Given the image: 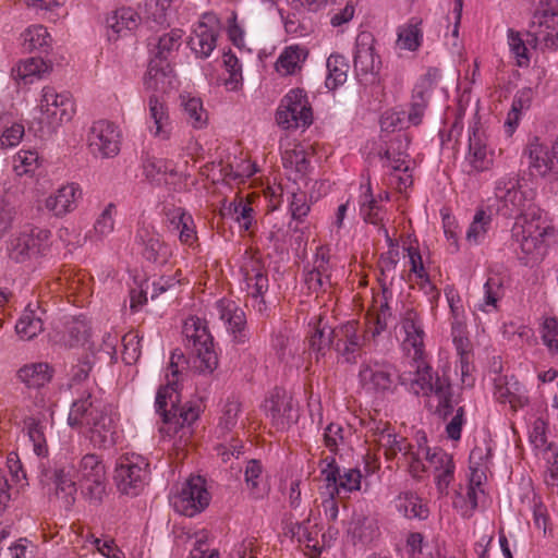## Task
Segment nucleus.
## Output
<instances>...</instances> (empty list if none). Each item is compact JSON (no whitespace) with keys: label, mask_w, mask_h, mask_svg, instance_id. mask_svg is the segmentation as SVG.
I'll use <instances>...</instances> for the list:
<instances>
[{"label":"nucleus","mask_w":558,"mask_h":558,"mask_svg":"<svg viewBox=\"0 0 558 558\" xmlns=\"http://www.w3.org/2000/svg\"><path fill=\"white\" fill-rule=\"evenodd\" d=\"M82 198V190L75 183L61 185L48 195L43 204L44 208L56 217H64L74 211Z\"/></svg>","instance_id":"obj_24"},{"label":"nucleus","mask_w":558,"mask_h":558,"mask_svg":"<svg viewBox=\"0 0 558 558\" xmlns=\"http://www.w3.org/2000/svg\"><path fill=\"white\" fill-rule=\"evenodd\" d=\"M379 59L375 56L371 36L362 34L357 37L354 56V68L363 74L374 73L379 69Z\"/></svg>","instance_id":"obj_35"},{"label":"nucleus","mask_w":558,"mask_h":558,"mask_svg":"<svg viewBox=\"0 0 558 558\" xmlns=\"http://www.w3.org/2000/svg\"><path fill=\"white\" fill-rule=\"evenodd\" d=\"M349 533L354 542L372 543L379 534L376 522L364 515H355L350 524Z\"/></svg>","instance_id":"obj_48"},{"label":"nucleus","mask_w":558,"mask_h":558,"mask_svg":"<svg viewBox=\"0 0 558 558\" xmlns=\"http://www.w3.org/2000/svg\"><path fill=\"white\" fill-rule=\"evenodd\" d=\"M324 462L326 466L322 469V475L327 487H332V494L339 495L341 490L352 493L361 489L362 473L359 469H348L341 474L333 457L325 458Z\"/></svg>","instance_id":"obj_22"},{"label":"nucleus","mask_w":558,"mask_h":558,"mask_svg":"<svg viewBox=\"0 0 558 558\" xmlns=\"http://www.w3.org/2000/svg\"><path fill=\"white\" fill-rule=\"evenodd\" d=\"M495 158L494 149L488 145L487 136L478 130L473 131L469 138V151L465 157L468 165L477 172L489 170Z\"/></svg>","instance_id":"obj_26"},{"label":"nucleus","mask_w":558,"mask_h":558,"mask_svg":"<svg viewBox=\"0 0 558 558\" xmlns=\"http://www.w3.org/2000/svg\"><path fill=\"white\" fill-rule=\"evenodd\" d=\"M423 396L428 398L426 407L432 410V401H436L433 413L446 421L453 412L456 407H461L462 396L460 392H456L452 386H421Z\"/></svg>","instance_id":"obj_23"},{"label":"nucleus","mask_w":558,"mask_h":558,"mask_svg":"<svg viewBox=\"0 0 558 558\" xmlns=\"http://www.w3.org/2000/svg\"><path fill=\"white\" fill-rule=\"evenodd\" d=\"M395 375V368L391 365L374 363L363 366L360 371V380L362 384H380L391 381Z\"/></svg>","instance_id":"obj_55"},{"label":"nucleus","mask_w":558,"mask_h":558,"mask_svg":"<svg viewBox=\"0 0 558 558\" xmlns=\"http://www.w3.org/2000/svg\"><path fill=\"white\" fill-rule=\"evenodd\" d=\"M390 316V307L385 303L380 305L379 313L368 319L366 330L363 335L359 333V324L354 320L348 322L339 329L335 330V336L338 338L336 349L339 354L348 362L355 360L356 353L366 342L385 330Z\"/></svg>","instance_id":"obj_5"},{"label":"nucleus","mask_w":558,"mask_h":558,"mask_svg":"<svg viewBox=\"0 0 558 558\" xmlns=\"http://www.w3.org/2000/svg\"><path fill=\"white\" fill-rule=\"evenodd\" d=\"M141 19L132 8H120L112 12L107 19L109 40H117L132 34L138 27Z\"/></svg>","instance_id":"obj_30"},{"label":"nucleus","mask_w":558,"mask_h":558,"mask_svg":"<svg viewBox=\"0 0 558 558\" xmlns=\"http://www.w3.org/2000/svg\"><path fill=\"white\" fill-rule=\"evenodd\" d=\"M307 57V51L300 46L286 47L276 62V70L281 75H292L301 70Z\"/></svg>","instance_id":"obj_38"},{"label":"nucleus","mask_w":558,"mask_h":558,"mask_svg":"<svg viewBox=\"0 0 558 558\" xmlns=\"http://www.w3.org/2000/svg\"><path fill=\"white\" fill-rule=\"evenodd\" d=\"M379 231L383 232V234L385 235V238L389 244L388 252L385 253L380 257L379 266H380L383 274H390V272L395 271V269L399 263L400 252H399L397 243H395L392 241V239L389 236L387 229L380 228Z\"/></svg>","instance_id":"obj_63"},{"label":"nucleus","mask_w":558,"mask_h":558,"mask_svg":"<svg viewBox=\"0 0 558 558\" xmlns=\"http://www.w3.org/2000/svg\"><path fill=\"white\" fill-rule=\"evenodd\" d=\"M532 99L533 90L531 88H522L517 92L511 109L505 121V126L507 128L508 133H512L517 128L522 112L530 108Z\"/></svg>","instance_id":"obj_49"},{"label":"nucleus","mask_w":558,"mask_h":558,"mask_svg":"<svg viewBox=\"0 0 558 558\" xmlns=\"http://www.w3.org/2000/svg\"><path fill=\"white\" fill-rule=\"evenodd\" d=\"M183 335L191 351L192 367L198 373H211L218 359L206 322L196 316L189 317L183 325Z\"/></svg>","instance_id":"obj_6"},{"label":"nucleus","mask_w":558,"mask_h":558,"mask_svg":"<svg viewBox=\"0 0 558 558\" xmlns=\"http://www.w3.org/2000/svg\"><path fill=\"white\" fill-rule=\"evenodd\" d=\"M47 71L48 65L43 59L27 58L12 69L11 75L17 83L31 84Z\"/></svg>","instance_id":"obj_39"},{"label":"nucleus","mask_w":558,"mask_h":558,"mask_svg":"<svg viewBox=\"0 0 558 558\" xmlns=\"http://www.w3.org/2000/svg\"><path fill=\"white\" fill-rule=\"evenodd\" d=\"M542 340L551 353H558V319L547 317L542 325Z\"/></svg>","instance_id":"obj_64"},{"label":"nucleus","mask_w":558,"mask_h":558,"mask_svg":"<svg viewBox=\"0 0 558 558\" xmlns=\"http://www.w3.org/2000/svg\"><path fill=\"white\" fill-rule=\"evenodd\" d=\"M56 486V496L62 501L65 509H70L75 502L76 484L72 478L70 472L63 468L56 469L52 477Z\"/></svg>","instance_id":"obj_41"},{"label":"nucleus","mask_w":558,"mask_h":558,"mask_svg":"<svg viewBox=\"0 0 558 558\" xmlns=\"http://www.w3.org/2000/svg\"><path fill=\"white\" fill-rule=\"evenodd\" d=\"M265 411L278 430L289 428L298 421V402L284 386H275L265 401Z\"/></svg>","instance_id":"obj_15"},{"label":"nucleus","mask_w":558,"mask_h":558,"mask_svg":"<svg viewBox=\"0 0 558 558\" xmlns=\"http://www.w3.org/2000/svg\"><path fill=\"white\" fill-rule=\"evenodd\" d=\"M135 241L143 247V255L154 263L163 264L170 255L169 248L162 243L159 234L153 228L141 227L135 235Z\"/></svg>","instance_id":"obj_31"},{"label":"nucleus","mask_w":558,"mask_h":558,"mask_svg":"<svg viewBox=\"0 0 558 558\" xmlns=\"http://www.w3.org/2000/svg\"><path fill=\"white\" fill-rule=\"evenodd\" d=\"M76 477L85 496L94 502H100L107 484L106 466L96 453L83 456L76 468Z\"/></svg>","instance_id":"obj_11"},{"label":"nucleus","mask_w":558,"mask_h":558,"mask_svg":"<svg viewBox=\"0 0 558 558\" xmlns=\"http://www.w3.org/2000/svg\"><path fill=\"white\" fill-rule=\"evenodd\" d=\"M524 154L532 175L546 178L558 174V141L544 143L534 137L527 143Z\"/></svg>","instance_id":"obj_14"},{"label":"nucleus","mask_w":558,"mask_h":558,"mask_svg":"<svg viewBox=\"0 0 558 558\" xmlns=\"http://www.w3.org/2000/svg\"><path fill=\"white\" fill-rule=\"evenodd\" d=\"M24 134L25 129L22 123L10 121L7 117L0 118V149L17 146Z\"/></svg>","instance_id":"obj_50"},{"label":"nucleus","mask_w":558,"mask_h":558,"mask_svg":"<svg viewBox=\"0 0 558 558\" xmlns=\"http://www.w3.org/2000/svg\"><path fill=\"white\" fill-rule=\"evenodd\" d=\"M422 41V31L417 25L408 24L399 28L396 46L400 50L414 51Z\"/></svg>","instance_id":"obj_58"},{"label":"nucleus","mask_w":558,"mask_h":558,"mask_svg":"<svg viewBox=\"0 0 558 558\" xmlns=\"http://www.w3.org/2000/svg\"><path fill=\"white\" fill-rule=\"evenodd\" d=\"M328 75L326 78V86L335 89L347 81L349 64L344 57L340 54H331L327 59Z\"/></svg>","instance_id":"obj_51"},{"label":"nucleus","mask_w":558,"mask_h":558,"mask_svg":"<svg viewBox=\"0 0 558 558\" xmlns=\"http://www.w3.org/2000/svg\"><path fill=\"white\" fill-rule=\"evenodd\" d=\"M44 311L35 303H29L15 324V331L20 339L29 341L44 330Z\"/></svg>","instance_id":"obj_32"},{"label":"nucleus","mask_w":558,"mask_h":558,"mask_svg":"<svg viewBox=\"0 0 558 558\" xmlns=\"http://www.w3.org/2000/svg\"><path fill=\"white\" fill-rule=\"evenodd\" d=\"M24 429H26L28 438L33 444L34 452L38 457H46L48 454L46 423L37 417L28 416L24 420Z\"/></svg>","instance_id":"obj_45"},{"label":"nucleus","mask_w":558,"mask_h":558,"mask_svg":"<svg viewBox=\"0 0 558 558\" xmlns=\"http://www.w3.org/2000/svg\"><path fill=\"white\" fill-rule=\"evenodd\" d=\"M508 46L515 59L518 66H527L530 63L529 50L520 33L512 29L508 31Z\"/></svg>","instance_id":"obj_61"},{"label":"nucleus","mask_w":558,"mask_h":558,"mask_svg":"<svg viewBox=\"0 0 558 558\" xmlns=\"http://www.w3.org/2000/svg\"><path fill=\"white\" fill-rule=\"evenodd\" d=\"M169 500L175 512L192 518L208 507L210 494L202 476H192L177 487Z\"/></svg>","instance_id":"obj_9"},{"label":"nucleus","mask_w":558,"mask_h":558,"mask_svg":"<svg viewBox=\"0 0 558 558\" xmlns=\"http://www.w3.org/2000/svg\"><path fill=\"white\" fill-rule=\"evenodd\" d=\"M492 217L483 210H480L475 214L472 222L469 226V229L465 234V240L470 245H478L481 244L490 228Z\"/></svg>","instance_id":"obj_53"},{"label":"nucleus","mask_w":558,"mask_h":558,"mask_svg":"<svg viewBox=\"0 0 558 558\" xmlns=\"http://www.w3.org/2000/svg\"><path fill=\"white\" fill-rule=\"evenodd\" d=\"M379 442L384 447L385 456L388 460L401 453L403 461L409 465L410 473L413 476H418L425 471V465L421 459V456L424 454V448H418L415 451L413 446L408 442L407 438H398V436L392 433L385 434V428L383 429V439H379Z\"/></svg>","instance_id":"obj_19"},{"label":"nucleus","mask_w":558,"mask_h":558,"mask_svg":"<svg viewBox=\"0 0 558 558\" xmlns=\"http://www.w3.org/2000/svg\"><path fill=\"white\" fill-rule=\"evenodd\" d=\"M38 110V123L49 131H53L72 119L74 104L69 93L58 92L51 86H46L41 90Z\"/></svg>","instance_id":"obj_8"},{"label":"nucleus","mask_w":558,"mask_h":558,"mask_svg":"<svg viewBox=\"0 0 558 558\" xmlns=\"http://www.w3.org/2000/svg\"><path fill=\"white\" fill-rule=\"evenodd\" d=\"M171 226L179 232V240L182 244L193 246L197 241L194 220L191 215L182 208H175L170 216Z\"/></svg>","instance_id":"obj_42"},{"label":"nucleus","mask_w":558,"mask_h":558,"mask_svg":"<svg viewBox=\"0 0 558 558\" xmlns=\"http://www.w3.org/2000/svg\"><path fill=\"white\" fill-rule=\"evenodd\" d=\"M54 369L48 363L38 362L24 365L17 372V378L24 384H46L52 380Z\"/></svg>","instance_id":"obj_47"},{"label":"nucleus","mask_w":558,"mask_h":558,"mask_svg":"<svg viewBox=\"0 0 558 558\" xmlns=\"http://www.w3.org/2000/svg\"><path fill=\"white\" fill-rule=\"evenodd\" d=\"M535 40L547 49L558 47V0H545L534 16Z\"/></svg>","instance_id":"obj_18"},{"label":"nucleus","mask_w":558,"mask_h":558,"mask_svg":"<svg viewBox=\"0 0 558 558\" xmlns=\"http://www.w3.org/2000/svg\"><path fill=\"white\" fill-rule=\"evenodd\" d=\"M282 163L286 170L293 174V180L302 178L308 170L310 161L303 147L295 145L293 148H286L282 153Z\"/></svg>","instance_id":"obj_44"},{"label":"nucleus","mask_w":558,"mask_h":558,"mask_svg":"<svg viewBox=\"0 0 558 558\" xmlns=\"http://www.w3.org/2000/svg\"><path fill=\"white\" fill-rule=\"evenodd\" d=\"M92 329L87 320L72 318L62 326L57 325L49 335L51 344L62 349H72L88 342Z\"/></svg>","instance_id":"obj_21"},{"label":"nucleus","mask_w":558,"mask_h":558,"mask_svg":"<svg viewBox=\"0 0 558 558\" xmlns=\"http://www.w3.org/2000/svg\"><path fill=\"white\" fill-rule=\"evenodd\" d=\"M402 329L405 333L403 349L411 357V362L408 369L399 376L401 384H432L434 374L423 360L424 330L415 312H407L402 320Z\"/></svg>","instance_id":"obj_4"},{"label":"nucleus","mask_w":558,"mask_h":558,"mask_svg":"<svg viewBox=\"0 0 558 558\" xmlns=\"http://www.w3.org/2000/svg\"><path fill=\"white\" fill-rule=\"evenodd\" d=\"M513 388L512 390L509 386H495L494 397L499 403H508L512 411H517L523 408L529 399L525 393L520 391L519 386H513Z\"/></svg>","instance_id":"obj_57"},{"label":"nucleus","mask_w":558,"mask_h":558,"mask_svg":"<svg viewBox=\"0 0 558 558\" xmlns=\"http://www.w3.org/2000/svg\"><path fill=\"white\" fill-rule=\"evenodd\" d=\"M182 36L183 32L181 29L173 28L170 32L151 37L148 44L153 54L151 59L168 62L172 54L181 47Z\"/></svg>","instance_id":"obj_33"},{"label":"nucleus","mask_w":558,"mask_h":558,"mask_svg":"<svg viewBox=\"0 0 558 558\" xmlns=\"http://www.w3.org/2000/svg\"><path fill=\"white\" fill-rule=\"evenodd\" d=\"M396 508L407 519L426 520L429 510L422 499L413 492H402L396 499Z\"/></svg>","instance_id":"obj_37"},{"label":"nucleus","mask_w":558,"mask_h":558,"mask_svg":"<svg viewBox=\"0 0 558 558\" xmlns=\"http://www.w3.org/2000/svg\"><path fill=\"white\" fill-rule=\"evenodd\" d=\"M175 74L169 62L151 59L144 75L146 89L167 93L174 87Z\"/></svg>","instance_id":"obj_29"},{"label":"nucleus","mask_w":558,"mask_h":558,"mask_svg":"<svg viewBox=\"0 0 558 558\" xmlns=\"http://www.w3.org/2000/svg\"><path fill=\"white\" fill-rule=\"evenodd\" d=\"M178 0H145L141 7L144 19L157 25L169 24Z\"/></svg>","instance_id":"obj_36"},{"label":"nucleus","mask_w":558,"mask_h":558,"mask_svg":"<svg viewBox=\"0 0 558 558\" xmlns=\"http://www.w3.org/2000/svg\"><path fill=\"white\" fill-rule=\"evenodd\" d=\"M51 36L43 25H32L21 34V43L27 51H47L51 46Z\"/></svg>","instance_id":"obj_43"},{"label":"nucleus","mask_w":558,"mask_h":558,"mask_svg":"<svg viewBox=\"0 0 558 558\" xmlns=\"http://www.w3.org/2000/svg\"><path fill=\"white\" fill-rule=\"evenodd\" d=\"M495 198L497 210L506 216L520 215L530 205L526 193L522 190L517 178H501L496 182Z\"/></svg>","instance_id":"obj_16"},{"label":"nucleus","mask_w":558,"mask_h":558,"mask_svg":"<svg viewBox=\"0 0 558 558\" xmlns=\"http://www.w3.org/2000/svg\"><path fill=\"white\" fill-rule=\"evenodd\" d=\"M186 371V361L182 352L175 350L172 352L169 365L166 369L167 384H178L179 381L186 380L184 375Z\"/></svg>","instance_id":"obj_59"},{"label":"nucleus","mask_w":558,"mask_h":558,"mask_svg":"<svg viewBox=\"0 0 558 558\" xmlns=\"http://www.w3.org/2000/svg\"><path fill=\"white\" fill-rule=\"evenodd\" d=\"M149 477V463L140 454H124L117 461L114 482L118 490L128 496H137Z\"/></svg>","instance_id":"obj_7"},{"label":"nucleus","mask_w":558,"mask_h":558,"mask_svg":"<svg viewBox=\"0 0 558 558\" xmlns=\"http://www.w3.org/2000/svg\"><path fill=\"white\" fill-rule=\"evenodd\" d=\"M219 32L218 20L214 15H205L194 27L187 45L197 58L206 59L217 46Z\"/></svg>","instance_id":"obj_20"},{"label":"nucleus","mask_w":558,"mask_h":558,"mask_svg":"<svg viewBox=\"0 0 558 558\" xmlns=\"http://www.w3.org/2000/svg\"><path fill=\"white\" fill-rule=\"evenodd\" d=\"M244 481L250 494L255 498H263L268 493L260 461L252 459L247 461L244 471Z\"/></svg>","instance_id":"obj_40"},{"label":"nucleus","mask_w":558,"mask_h":558,"mask_svg":"<svg viewBox=\"0 0 558 558\" xmlns=\"http://www.w3.org/2000/svg\"><path fill=\"white\" fill-rule=\"evenodd\" d=\"M147 106V129L149 133L158 140H169L171 136L172 123L166 101L160 99L157 95H151L148 98Z\"/></svg>","instance_id":"obj_25"},{"label":"nucleus","mask_w":558,"mask_h":558,"mask_svg":"<svg viewBox=\"0 0 558 558\" xmlns=\"http://www.w3.org/2000/svg\"><path fill=\"white\" fill-rule=\"evenodd\" d=\"M181 105L187 117L189 123L194 129H202L207 124V112L203 108V102L199 98L192 97L189 94L181 95Z\"/></svg>","instance_id":"obj_52"},{"label":"nucleus","mask_w":558,"mask_h":558,"mask_svg":"<svg viewBox=\"0 0 558 558\" xmlns=\"http://www.w3.org/2000/svg\"><path fill=\"white\" fill-rule=\"evenodd\" d=\"M116 217V205L112 203L107 204L94 223L93 236H95L97 240H104L108 238L114 230Z\"/></svg>","instance_id":"obj_54"},{"label":"nucleus","mask_w":558,"mask_h":558,"mask_svg":"<svg viewBox=\"0 0 558 558\" xmlns=\"http://www.w3.org/2000/svg\"><path fill=\"white\" fill-rule=\"evenodd\" d=\"M73 402L68 417L69 424L86 428L87 437L95 448L106 449L116 444V424L113 418L104 410L98 409L89 400Z\"/></svg>","instance_id":"obj_2"},{"label":"nucleus","mask_w":558,"mask_h":558,"mask_svg":"<svg viewBox=\"0 0 558 558\" xmlns=\"http://www.w3.org/2000/svg\"><path fill=\"white\" fill-rule=\"evenodd\" d=\"M438 77V70H428V72L414 86L411 104L427 107L433 87Z\"/></svg>","instance_id":"obj_56"},{"label":"nucleus","mask_w":558,"mask_h":558,"mask_svg":"<svg viewBox=\"0 0 558 558\" xmlns=\"http://www.w3.org/2000/svg\"><path fill=\"white\" fill-rule=\"evenodd\" d=\"M183 386H160L156 396V411L162 416L163 425L159 432L163 436L172 437L190 427L198 418L201 407L197 403L186 402L181 405Z\"/></svg>","instance_id":"obj_3"},{"label":"nucleus","mask_w":558,"mask_h":558,"mask_svg":"<svg viewBox=\"0 0 558 558\" xmlns=\"http://www.w3.org/2000/svg\"><path fill=\"white\" fill-rule=\"evenodd\" d=\"M241 274L244 282L243 290L247 294L246 302L258 313H264L267 308L264 294L268 290V278L260 257L257 254L246 253L241 265Z\"/></svg>","instance_id":"obj_10"},{"label":"nucleus","mask_w":558,"mask_h":558,"mask_svg":"<svg viewBox=\"0 0 558 558\" xmlns=\"http://www.w3.org/2000/svg\"><path fill=\"white\" fill-rule=\"evenodd\" d=\"M504 295V278L499 275L489 276L484 284V299L478 308L485 313L497 311V304Z\"/></svg>","instance_id":"obj_46"},{"label":"nucleus","mask_w":558,"mask_h":558,"mask_svg":"<svg viewBox=\"0 0 558 558\" xmlns=\"http://www.w3.org/2000/svg\"><path fill=\"white\" fill-rule=\"evenodd\" d=\"M423 451L428 463L435 469V481L438 492L441 495H447L456 469L452 456L441 449H435L430 452L427 447Z\"/></svg>","instance_id":"obj_27"},{"label":"nucleus","mask_w":558,"mask_h":558,"mask_svg":"<svg viewBox=\"0 0 558 558\" xmlns=\"http://www.w3.org/2000/svg\"><path fill=\"white\" fill-rule=\"evenodd\" d=\"M87 143L95 157L112 158L120 151L121 131L108 120L95 121L89 129Z\"/></svg>","instance_id":"obj_13"},{"label":"nucleus","mask_w":558,"mask_h":558,"mask_svg":"<svg viewBox=\"0 0 558 558\" xmlns=\"http://www.w3.org/2000/svg\"><path fill=\"white\" fill-rule=\"evenodd\" d=\"M312 109L302 89L290 90L281 100L276 121L284 130L308 126L312 123Z\"/></svg>","instance_id":"obj_12"},{"label":"nucleus","mask_w":558,"mask_h":558,"mask_svg":"<svg viewBox=\"0 0 558 558\" xmlns=\"http://www.w3.org/2000/svg\"><path fill=\"white\" fill-rule=\"evenodd\" d=\"M512 239L519 258L533 266L543 260L548 245L558 243V230L543 226L538 219L521 216L512 227Z\"/></svg>","instance_id":"obj_1"},{"label":"nucleus","mask_w":558,"mask_h":558,"mask_svg":"<svg viewBox=\"0 0 558 558\" xmlns=\"http://www.w3.org/2000/svg\"><path fill=\"white\" fill-rule=\"evenodd\" d=\"M49 235L50 232L45 229L24 228L9 241L8 253L10 258L17 263H23L36 257Z\"/></svg>","instance_id":"obj_17"},{"label":"nucleus","mask_w":558,"mask_h":558,"mask_svg":"<svg viewBox=\"0 0 558 558\" xmlns=\"http://www.w3.org/2000/svg\"><path fill=\"white\" fill-rule=\"evenodd\" d=\"M292 538H295L299 543L304 544L307 549L311 558H317L322 549L324 547L318 539V534L320 530L317 524H311L310 518L303 520L302 522H295L291 524L289 529Z\"/></svg>","instance_id":"obj_34"},{"label":"nucleus","mask_w":558,"mask_h":558,"mask_svg":"<svg viewBox=\"0 0 558 558\" xmlns=\"http://www.w3.org/2000/svg\"><path fill=\"white\" fill-rule=\"evenodd\" d=\"M223 65L229 73L228 78L225 80V85L229 90H236L242 85V69L239 59L228 52L223 54Z\"/></svg>","instance_id":"obj_60"},{"label":"nucleus","mask_w":558,"mask_h":558,"mask_svg":"<svg viewBox=\"0 0 558 558\" xmlns=\"http://www.w3.org/2000/svg\"><path fill=\"white\" fill-rule=\"evenodd\" d=\"M38 167V154L33 150H20L13 158V169L17 175L33 173Z\"/></svg>","instance_id":"obj_62"},{"label":"nucleus","mask_w":558,"mask_h":558,"mask_svg":"<svg viewBox=\"0 0 558 558\" xmlns=\"http://www.w3.org/2000/svg\"><path fill=\"white\" fill-rule=\"evenodd\" d=\"M216 310L219 318L227 325L228 330L234 336L238 343H245L247 336L245 332V314L234 301L219 300L216 303Z\"/></svg>","instance_id":"obj_28"}]
</instances>
